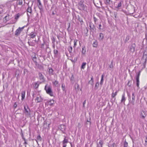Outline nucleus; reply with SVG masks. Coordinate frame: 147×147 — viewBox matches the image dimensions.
<instances>
[{"instance_id":"obj_38","label":"nucleus","mask_w":147,"mask_h":147,"mask_svg":"<svg viewBox=\"0 0 147 147\" xmlns=\"http://www.w3.org/2000/svg\"><path fill=\"white\" fill-rule=\"evenodd\" d=\"M129 36H127L126 37V38H125V42H127L128 40H129Z\"/></svg>"},{"instance_id":"obj_6","label":"nucleus","mask_w":147,"mask_h":147,"mask_svg":"<svg viewBox=\"0 0 147 147\" xmlns=\"http://www.w3.org/2000/svg\"><path fill=\"white\" fill-rule=\"evenodd\" d=\"M24 28V27H23L22 28H20V27L18 29H17L15 31V35L18 36L19 35L23 29Z\"/></svg>"},{"instance_id":"obj_19","label":"nucleus","mask_w":147,"mask_h":147,"mask_svg":"<svg viewBox=\"0 0 147 147\" xmlns=\"http://www.w3.org/2000/svg\"><path fill=\"white\" fill-rule=\"evenodd\" d=\"M104 75L103 74L101 76V80L100 82V84L101 85H102L103 84V82L104 80Z\"/></svg>"},{"instance_id":"obj_29","label":"nucleus","mask_w":147,"mask_h":147,"mask_svg":"<svg viewBox=\"0 0 147 147\" xmlns=\"http://www.w3.org/2000/svg\"><path fill=\"white\" fill-rule=\"evenodd\" d=\"M86 63L85 62H83L82 63V65L81 67V68L82 69H84L85 67V66L86 65Z\"/></svg>"},{"instance_id":"obj_41","label":"nucleus","mask_w":147,"mask_h":147,"mask_svg":"<svg viewBox=\"0 0 147 147\" xmlns=\"http://www.w3.org/2000/svg\"><path fill=\"white\" fill-rule=\"evenodd\" d=\"M58 51L57 50L54 49V53L55 55H57V54Z\"/></svg>"},{"instance_id":"obj_55","label":"nucleus","mask_w":147,"mask_h":147,"mask_svg":"<svg viewBox=\"0 0 147 147\" xmlns=\"http://www.w3.org/2000/svg\"><path fill=\"white\" fill-rule=\"evenodd\" d=\"M145 36H146V38L147 39V31H146V32Z\"/></svg>"},{"instance_id":"obj_32","label":"nucleus","mask_w":147,"mask_h":147,"mask_svg":"<svg viewBox=\"0 0 147 147\" xmlns=\"http://www.w3.org/2000/svg\"><path fill=\"white\" fill-rule=\"evenodd\" d=\"M61 88L62 89L63 91H65V85L64 84H62L61 85Z\"/></svg>"},{"instance_id":"obj_37","label":"nucleus","mask_w":147,"mask_h":147,"mask_svg":"<svg viewBox=\"0 0 147 147\" xmlns=\"http://www.w3.org/2000/svg\"><path fill=\"white\" fill-rule=\"evenodd\" d=\"M128 146V143L126 141H125L123 144L124 147H127Z\"/></svg>"},{"instance_id":"obj_36","label":"nucleus","mask_w":147,"mask_h":147,"mask_svg":"<svg viewBox=\"0 0 147 147\" xmlns=\"http://www.w3.org/2000/svg\"><path fill=\"white\" fill-rule=\"evenodd\" d=\"M121 5H122V4H121V2H120L118 3V5L117 6V7L116 8L117 9H119V7H121Z\"/></svg>"},{"instance_id":"obj_49","label":"nucleus","mask_w":147,"mask_h":147,"mask_svg":"<svg viewBox=\"0 0 147 147\" xmlns=\"http://www.w3.org/2000/svg\"><path fill=\"white\" fill-rule=\"evenodd\" d=\"M85 103H86V100H84L83 103V107L84 106V105L85 104Z\"/></svg>"},{"instance_id":"obj_28","label":"nucleus","mask_w":147,"mask_h":147,"mask_svg":"<svg viewBox=\"0 0 147 147\" xmlns=\"http://www.w3.org/2000/svg\"><path fill=\"white\" fill-rule=\"evenodd\" d=\"M52 83L53 85H54L55 86H57L59 82L55 80V81L53 82Z\"/></svg>"},{"instance_id":"obj_7","label":"nucleus","mask_w":147,"mask_h":147,"mask_svg":"<svg viewBox=\"0 0 147 147\" xmlns=\"http://www.w3.org/2000/svg\"><path fill=\"white\" fill-rule=\"evenodd\" d=\"M135 47L136 45L135 43L132 44L131 45L129 46V50L131 52H134L135 51Z\"/></svg>"},{"instance_id":"obj_57","label":"nucleus","mask_w":147,"mask_h":147,"mask_svg":"<svg viewBox=\"0 0 147 147\" xmlns=\"http://www.w3.org/2000/svg\"><path fill=\"white\" fill-rule=\"evenodd\" d=\"M24 140H25V142H24V144H27V142H26V141H25V139H24Z\"/></svg>"},{"instance_id":"obj_43","label":"nucleus","mask_w":147,"mask_h":147,"mask_svg":"<svg viewBox=\"0 0 147 147\" xmlns=\"http://www.w3.org/2000/svg\"><path fill=\"white\" fill-rule=\"evenodd\" d=\"M37 139L38 140H39L41 141V138L40 135L37 136Z\"/></svg>"},{"instance_id":"obj_3","label":"nucleus","mask_w":147,"mask_h":147,"mask_svg":"<svg viewBox=\"0 0 147 147\" xmlns=\"http://www.w3.org/2000/svg\"><path fill=\"white\" fill-rule=\"evenodd\" d=\"M24 107L25 114L26 115H30V110L29 109L28 106L27 105H25Z\"/></svg>"},{"instance_id":"obj_44","label":"nucleus","mask_w":147,"mask_h":147,"mask_svg":"<svg viewBox=\"0 0 147 147\" xmlns=\"http://www.w3.org/2000/svg\"><path fill=\"white\" fill-rule=\"evenodd\" d=\"M52 43L53 44H54L55 42V39L54 37L52 38Z\"/></svg>"},{"instance_id":"obj_25","label":"nucleus","mask_w":147,"mask_h":147,"mask_svg":"<svg viewBox=\"0 0 147 147\" xmlns=\"http://www.w3.org/2000/svg\"><path fill=\"white\" fill-rule=\"evenodd\" d=\"M93 46L94 47H96L97 46V42L96 40H95L93 42Z\"/></svg>"},{"instance_id":"obj_27","label":"nucleus","mask_w":147,"mask_h":147,"mask_svg":"<svg viewBox=\"0 0 147 147\" xmlns=\"http://www.w3.org/2000/svg\"><path fill=\"white\" fill-rule=\"evenodd\" d=\"M104 38L103 34L102 33H100L99 34V39L102 40Z\"/></svg>"},{"instance_id":"obj_30","label":"nucleus","mask_w":147,"mask_h":147,"mask_svg":"<svg viewBox=\"0 0 147 147\" xmlns=\"http://www.w3.org/2000/svg\"><path fill=\"white\" fill-rule=\"evenodd\" d=\"M36 66L38 67L40 69H43V66L39 64H36Z\"/></svg>"},{"instance_id":"obj_58","label":"nucleus","mask_w":147,"mask_h":147,"mask_svg":"<svg viewBox=\"0 0 147 147\" xmlns=\"http://www.w3.org/2000/svg\"><path fill=\"white\" fill-rule=\"evenodd\" d=\"M54 44L53 45V47L54 48H55V45H54V44Z\"/></svg>"},{"instance_id":"obj_61","label":"nucleus","mask_w":147,"mask_h":147,"mask_svg":"<svg viewBox=\"0 0 147 147\" xmlns=\"http://www.w3.org/2000/svg\"><path fill=\"white\" fill-rule=\"evenodd\" d=\"M44 45V43L42 44V46Z\"/></svg>"},{"instance_id":"obj_62","label":"nucleus","mask_w":147,"mask_h":147,"mask_svg":"<svg viewBox=\"0 0 147 147\" xmlns=\"http://www.w3.org/2000/svg\"><path fill=\"white\" fill-rule=\"evenodd\" d=\"M129 82H128V84H127L128 85H129Z\"/></svg>"},{"instance_id":"obj_52","label":"nucleus","mask_w":147,"mask_h":147,"mask_svg":"<svg viewBox=\"0 0 147 147\" xmlns=\"http://www.w3.org/2000/svg\"><path fill=\"white\" fill-rule=\"evenodd\" d=\"M66 144H63V147H66Z\"/></svg>"},{"instance_id":"obj_46","label":"nucleus","mask_w":147,"mask_h":147,"mask_svg":"<svg viewBox=\"0 0 147 147\" xmlns=\"http://www.w3.org/2000/svg\"><path fill=\"white\" fill-rule=\"evenodd\" d=\"M113 67V62H111V64L109 65V67L110 68H112Z\"/></svg>"},{"instance_id":"obj_45","label":"nucleus","mask_w":147,"mask_h":147,"mask_svg":"<svg viewBox=\"0 0 147 147\" xmlns=\"http://www.w3.org/2000/svg\"><path fill=\"white\" fill-rule=\"evenodd\" d=\"M94 20V22H95V24L96 23V22L97 21L98 19L95 17H93Z\"/></svg>"},{"instance_id":"obj_13","label":"nucleus","mask_w":147,"mask_h":147,"mask_svg":"<svg viewBox=\"0 0 147 147\" xmlns=\"http://www.w3.org/2000/svg\"><path fill=\"white\" fill-rule=\"evenodd\" d=\"M36 33L34 32H32L30 33V36L31 38H34L36 36Z\"/></svg>"},{"instance_id":"obj_1","label":"nucleus","mask_w":147,"mask_h":147,"mask_svg":"<svg viewBox=\"0 0 147 147\" xmlns=\"http://www.w3.org/2000/svg\"><path fill=\"white\" fill-rule=\"evenodd\" d=\"M45 89L47 94L51 96H53V93L50 87H47V85H46L45 87Z\"/></svg>"},{"instance_id":"obj_47","label":"nucleus","mask_w":147,"mask_h":147,"mask_svg":"<svg viewBox=\"0 0 147 147\" xmlns=\"http://www.w3.org/2000/svg\"><path fill=\"white\" fill-rule=\"evenodd\" d=\"M17 107V104L16 102H15L13 105V107L15 108H16Z\"/></svg>"},{"instance_id":"obj_20","label":"nucleus","mask_w":147,"mask_h":147,"mask_svg":"<svg viewBox=\"0 0 147 147\" xmlns=\"http://www.w3.org/2000/svg\"><path fill=\"white\" fill-rule=\"evenodd\" d=\"M53 70L51 68H49V73L50 74L53 75Z\"/></svg>"},{"instance_id":"obj_33","label":"nucleus","mask_w":147,"mask_h":147,"mask_svg":"<svg viewBox=\"0 0 147 147\" xmlns=\"http://www.w3.org/2000/svg\"><path fill=\"white\" fill-rule=\"evenodd\" d=\"M99 83L98 82H97L96 83V84H95V90H96V89H97L98 87V86H99Z\"/></svg>"},{"instance_id":"obj_5","label":"nucleus","mask_w":147,"mask_h":147,"mask_svg":"<svg viewBox=\"0 0 147 147\" xmlns=\"http://www.w3.org/2000/svg\"><path fill=\"white\" fill-rule=\"evenodd\" d=\"M83 2L81 1L78 3V7L80 10H84L85 8V6L83 4Z\"/></svg>"},{"instance_id":"obj_21","label":"nucleus","mask_w":147,"mask_h":147,"mask_svg":"<svg viewBox=\"0 0 147 147\" xmlns=\"http://www.w3.org/2000/svg\"><path fill=\"white\" fill-rule=\"evenodd\" d=\"M39 84L38 82L35 83L34 86V87L36 89L38 87Z\"/></svg>"},{"instance_id":"obj_35","label":"nucleus","mask_w":147,"mask_h":147,"mask_svg":"<svg viewBox=\"0 0 147 147\" xmlns=\"http://www.w3.org/2000/svg\"><path fill=\"white\" fill-rule=\"evenodd\" d=\"M77 41H78V40H77V39H75L74 40V46H73V47L74 48L75 47H76V45H77Z\"/></svg>"},{"instance_id":"obj_34","label":"nucleus","mask_w":147,"mask_h":147,"mask_svg":"<svg viewBox=\"0 0 147 147\" xmlns=\"http://www.w3.org/2000/svg\"><path fill=\"white\" fill-rule=\"evenodd\" d=\"M111 2H112L111 0H106L105 3L106 5H109L110 4Z\"/></svg>"},{"instance_id":"obj_60","label":"nucleus","mask_w":147,"mask_h":147,"mask_svg":"<svg viewBox=\"0 0 147 147\" xmlns=\"http://www.w3.org/2000/svg\"><path fill=\"white\" fill-rule=\"evenodd\" d=\"M77 85V87H78H78H79V85H78V84Z\"/></svg>"},{"instance_id":"obj_40","label":"nucleus","mask_w":147,"mask_h":147,"mask_svg":"<svg viewBox=\"0 0 147 147\" xmlns=\"http://www.w3.org/2000/svg\"><path fill=\"white\" fill-rule=\"evenodd\" d=\"M99 144L100 145V147H102V145L103 144L102 141V140H100L99 141Z\"/></svg>"},{"instance_id":"obj_48","label":"nucleus","mask_w":147,"mask_h":147,"mask_svg":"<svg viewBox=\"0 0 147 147\" xmlns=\"http://www.w3.org/2000/svg\"><path fill=\"white\" fill-rule=\"evenodd\" d=\"M145 145L146 146H147V137H146V139L145 140Z\"/></svg>"},{"instance_id":"obj_24","label":"nucleus","mask_w":147,"mask_h":147,"mask_svg":"<svg viewBox=\"0 0 147 147\" xmlns=\"http://www.w3.org/2000/svg\"><path fill=\"white\" fill-rule=\"evenodd\" d=\"M27 12H29L31 13L32 12V10L30 7H28L27 9Z\"/></svg>"},{"instance_id":"obj_42","label":"nucleus","mask_w":147,"mask_h":147,"mask_svg":"<svg viewBox=\"0 0 147 147\" xmlns=\"http://www.w3.org/2000/svg\"><path fill=\"white\" fill-rule=\"evenodd\" d=\"M72 50V47L71 46H70L68 49V51L69 53H71Z\"/></svg>"},{"instance_id":"obj_63","label":"nucleus","mask_w":147,"mask_h":147,"mask_svg":"<svg viewBox=\"0 0 147 147\" xmlns=\"http://www.w3.org/2000/svg\"><path fill=\"white\" fill-rule=\"evenodd\" d=\"M33 58H34H34H35V59H36V57H33Z\"/></svg>"},{"instance_id":"obj_23","label":"nucleus","mask_w":147,"mask_h":147,"mask_svg":"<svg viewBox=\"0 0 147 147\" xmlns=\"http://www.w3.org/2000/svg\"><path fill=\"white\" fill-rule=\"evenodd\" d=\"M68 142V140L65 137L64 140L62 142L63 144H65L67 143Z\"/></svg>"},{"instance_id":"obj_22","label":"nucleus","mask_w":147,"mask_h":147,"mask_svg":"<svg viewBox=\"0 0 147 147\" xmlns=\"http://www.w3.org/2000/svg\"><path fill=\"white\" fill-rule=\"evenodd\" d=\"M86 47L85 46L83 47L82 48V54H84L86 53Z\"/></svg>"},{"instance_id":"obj_11","label":"nucleus","mask_w":147,"mask_h":147,"mask_svg":"<svg viewBox=\"0 0 147 147\" xmlns=\"http://www.w3.org/2000/svg\"><path fill=\"white\" fill-rule=\"evenodd\" d=\"M35 100L37 103L40 102L42 101V99L41 96H39V97H37L36 98Z\"/></svg>"},{"instance_id":"obj_17","label":"nucleus","mask_w":147,"mask_h":147,"mask_svg":"<svg viewBox=\"0 0 147 147\" xmlns=\"http://www.w3.org/2000/svg\"><path fill=\"white\" fill-rule=\"evenodd\" d=\"M47 102L49 104V105H51L54 104V101L53 99H52L48 100Z\"/></svg>"},{"instance_id":"obj_8","label":"nucleus","mask_w":147,"mask_h":147,"mask_svg":"<svg viewBox=\"0 0 147 147\" xmlns=\"http://www.w3.org/2000/svg\"><path fill=\"white\" fill-rule=\"evenodd\" d=\"M66 128V127L65 125H61L59 127V129L62 132L65 133V131Z\"/></svg>"},{"instance_id":"obj_2","label":"nucleus","mask_w":147,"mask_h":147,"mask_svg":"<svg viewBox=\"0 0 147 147\" xmlns=\"http://www.w3.org/2000/svg\"><path fill=\"white\" fill-rule=\"evenodd\" d=\"M142 59L145 60L144 63H146L147 60V47L145 48L143 52Z\"/></svg>"},{"instance_id":"obj_64","label":"nucleus","mask_w":147,"mask_h":147,"mask_svg":"<svg viewBox=\"0 0 147 147\" xmlns=\"http://www.w3.org/2000/svg\"><path fill=\"white\" fill-rule=\"evenodd\" d=\"M113 145H114L115 144L114 143H113Z\"/></svg>"},{"instance_id":"obj_4","label":"nucleus","mask_w":147,"mask_h":147,"mask_svg":"<svg viewBox=\"0 0 147 147\" xmlns=\"http://www.w3.org/2000/svg\"><path fill=\"white\" fill-rule=\"evenodd\" d=\"M140 71H139L136 76V86L138 88L139 87V77L140 75Z\"/></svg>"},{"instance_id":"obj_31","label":"nucleus","mask_w":147,"mask_h":147,"mask_svg":"<svg viewBox=\"0 0 147 147\" xmlns=\"http://www.w3.org/2000/svg\"><path fill=\"white\" fill-rule=\"evenodd\" d=\"M117 92L116 91L115 92H113L111 94V97L112 98H114L117 95Z\"/></svg>"},{"instance_id":"obj_10","label":"nucleus","mask_w":147,"mask_h":147,"mask_svg":"<svg viewBox=\"0 0 147 147\" xmlns=\"http://www.w3.org/2000/svg\"><path fill=\"white\" fill-rule=\"evenodd\" d=\"M146 116V112L142 111L141 112V114L140 115V116L142 118H144Z\"/></svg>"},{"instance_id":"obj_56","label":"nucleus","mask_w":147,"mask_h":147,"mask_svg":"<svg viewBox=\"0 0 147 147\" xmlns=\"http://www.w3.org/2000/svg\"><path fill=\"white\" fill-rule=\"evenodd\" d=\"M34 95H35V94L34 93H33V94H32V97H33V98H34Z\"/></svg>"},{"instance_id":"obj_15","label":"nucleus","mask_w":147,"mask_h":147,"mask_svg":"<svg viewBox=\"0 0 147 147\" xmlns=\"http://www.w3.org/2000/svg\"><path fill=\"white\" fill-rule=\"evenodd\" d=\"M22 0H17L16 4L17 5H22L23 4Z\"/></svg>"},{"instance_id":"obj_26","label":"nucleus","mask_w":147,"mask_h":147,"mask_svg":"<svg viewBox=\"0 0 147 147\" xmlns=\"http://www.w3.org/2000/svg\"><path fill=\"white\" fill-rule=\"evenodd\" d=\"M20 15L19 13H18L15 16V19L16 20H17L20 16Z\"/></svg>"},{"instance_id":"obj_18","label":"nucleus","mask_w":147,"mask_h":147,"mask_svg":"<svg viewBox=\"0 0 147 147\" xmlns=\"http://www.w3.org/2000/svg\"><path fill=\"white\" fill-rule=\"evenodd\" d=\"M25 91H22L21 92L22 100H23L25 97Z\"/></svg>"},{"instance_id":"obj_50","label":"nucleus","mask_w":147,"mask_h":147,"mask_svg":"<svg viewBox=\"0 0 147 147\" xmlns=\"http://www.w3.org/2000/svg\"><path fill=\"white\" fill-rule=\"evenodd\" d=\"M99 27L98 28L99 29H100V30L101 29V24H100L99 25Z\"/></svg>"},{"instance_id":"obj_12","label":"nucleus","mask_w":147,"mask_h":147,"mask_svg":"<svg viewBox=\"0 0 147 147\" xmlns=\"http://www.w3.org/2000/svg\"><path fill=\"white\" fill-rule=\"evenodd\" d=\"M126 100V98L125 97V93L124 92L122 96V98L121 100V102L124 103Z\"/></svg>"},{"instance_id":"obj_59","label":"nucleus","mask_w":147,"mask_h":147,"mask_svg":"<svg viewBox=\"0 0 147 147\" xmlns=\"http://www.w3.org/2000/svg\"><path fill=\"white\" fill-rule=\"evenodd\" d=\"M37 2L38 3L39 2H40V0H37Z\"/></svg>"},{"instance_id":"obj_54","label":"nucleus","mask_w":147,"mask_h":147,"mask_svg":"<svg viewBox=\"0 0 147 147\" xmlns=\"http://www.w3.org/2000/svg\"><path fill=\"white\" fill-rule=\"evenodd\" d=\"M127 95L129 97L130 99V94H129L128 93Z\"/></svg>"},{"instance_id":"obj_9","label":"nucleus","mask_w":147,"mask_h":147,"mask_svg":"<svg viewBox=\"0 0 147 147\" xmlns=\"http://www.w3.org/2000/svg\"><path fill=\"white\" fill-rule=\"evenodd\" d=\"M132 100L131 102V103L133 105H134V102L135 100V95L134 94V93L133 92L132 94Z\"/></svg>"},{"instance_id":"obj_51","label":"nucleus","mask_w":147,"mask_h":147,"mask_svg":"<svg viewBox=\"0 0 147 147\" xmlns=\"http://www.w3.org/2000/svg\"><path fill=\"white\" fill-rule=\"evenodd\" d=\"M28 43L29 44V45H31V46H32V42H28Z\"/></svg>"},{"instance_id":"obj_16","label":"nucleus","mask_w":147,"mask_h":147,"mask_svg":"<svg viewBox=\"0 0 147 147\" xmlns=\"http://www.w3.org/2000/svg\"><path fill=\"white\" fill-rule=\"evenodd\" d=\"M38 76L39 77L40 80H44V77L43 76L40 72H39L38 73Z\"/></svg>"},{"instance_id":"obj_53","label":"nucleus","mask_w":147,"mask_h":147,"mask_svg":"<svg viewBox=\"0 0 147 147\" xmlns=\"http://www.w3.org/2000/svg\"><path fill=\"white\" fill-rule=\"evenodd\" d=\"M38 5H42L41 4V2H38Z\"/></svg>"},{"instance_id":"obj_14","label":"nucleus","mask_w":147,"mask_h":147,"mask_svg":"<svg viewBox=\"0 0 147 147\" xmlns=\"http://www.w3.org/2000/svg\"><path fill=\"white\" fill-rule=\"evenodd\" d=\"M88 83L91 84L93 87L94 85V80L93 76L91 78V80L89 81Z\"/></svg>"},{"instance_id":"obj_39","label":"nucleus","mask_w":147,"mask_h":147,"mask_svg":"<svg viewBox=\"0 0 147 147\" xmlns=\"http://www.w3.org/2000/svg\"><path fill=\"white\" fill-rule=\"evenodd\" d=\"M38 6L39 9L41 11H42L43 10V7L42 5H38Z\"/></svg>"}]
</instances>
